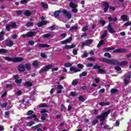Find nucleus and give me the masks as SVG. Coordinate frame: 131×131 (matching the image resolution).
<instances>
[{
  "label": "nucleus",
  "mask_w": 131,
  "mask_h": 131,
  "mask_svg": "<svg viewBox=\"0 0 131 131\" xmlns=\"http://www.w3.org/2000/svg\"><path fill=\"white\" fill-rule=\"evenodd\" d=\"M33 25H34V24H33L32 23H31V22L27 23L26 24V26H27V27H30V26L33 27Z\"/></svg>",
  "instance_id": "nucleus-46"
},
{
  "label": "nucleus",
  "mask_w": 131,
  "mask_h": 131,
  "mask_svg": "<svg viewBox=\"0 0 131 131\" xmlns=\"http://www.w3.org/2000/svg\"><path fill=\"white\" fill-rule=\"evenodd\" d=\"M103 45H105V42H104V40H101L99 41V43L97 45V48H100L101 46H103Z\"/></svg>",
  "instance_id": "nucleus-24"
},
{
  "label": "nucleus",
  "mask_w": 131,
  "mask_h": 131,
  "mask_svg": "<svg viewBox=\"0 0 131 131\" xmlns=\"http://www.w3.org/2000/svg\"><path fill=\"white\" fill-rule=\"evenodd\" d=\"M64 66H65V67H71V66H72V64L71 63H64Z\"/></svg>",
  "instance_id": "nucleus-52"
},
{
  "label": "nucleus",
  "mask_w": 131,
  "mask_h": 131,
  "mask_svg": "<svg viewBox=\"0 0 131 131\" xmlns=\"http://www.w3.org/2000/svg\"><path fill=\"white\" fill-rule=\"evenodd\" d=\"M69 6L70 8H72V9H75L77 7V5L76 4H74L73 2H71L69 4Z\"/></svg>",
  "instance_id": "nucleus-26"
},
{
  "label": "nucleus",
  "mask_w": 131,
  "mask_h": 131,
  "mask_svg": "<svg viewBox=\"0 0 131 131\" xmlns=\"http://www.w3.org/2000/svg\"><path fill=\"white\" fill-rule=\"evenodd\" d=\"M104 56V57H107V58H111V54L109 53H105Z\"/></svg>",
  "instance_id": "nucleus-47"
},
{
  "label": "nucleus",
  "mask_w": 131,
  "mask_h": 131,
  "mask_svg": "<svg viewBox=\"0 0 131 131\" xmlns=\"http://www.w3.org/2000/svg\"><path fill=\"white\" fill-rule=\"evenodd\" d=\"M42 37L43 38H50V37H53L52 35L50 33L45 34L43 35Z\"/></svg>",
  "instance_id": "nucleus-23"
},
{
  "label": "nucleus",
  "mask_w": 131,
  "mask_h": 131,
  "mask_svg": "<svg viewBox=\"0 0 131 131\" xmlns=\"http://www.w3.org/2000/svg\"><path fill=\"white\" fill-rule=\"evenodd\" d=\"M35 123V122H34L33 121H30L27 124V126H31V125H32V124H34Z\"/></svg>",
  "instance_id": "nucleus-42"
},
{
  "label": "nucleus",
  "mask_w": 131,
  "mask_h": 131,
  "mask_svg": "<svg viewBox=\"0 0 131 131\" xmlns=\"http://www.w3.org/2000/svg\"><path fill=\"white\" fill-rule=\"evenodd\" d=\"M99 105H100V106H102V107H103L104 106H108L110 105V103L102 102H99Z\"/></svg>",
  "instance_id": "nucleus-22"
},
{
  "label": "nucleus",
  "mask_w": 131,
  "mask_h": 131,
  "mask_svg": "<svg viewBox=\"0 0 131 131\" xmlns=\"http://www.w3.org/2000/svg\"><path fill=\"white\" fill-rule=\"evenodd\" d=\"M118 92V90L115 89H112L111 90V94L112 95H113L114 94H115Z\"/></svg>",
  "instance_id": "nucleus-28"
},
{
  "label": "nucleus",
  "mask_w": 131,
  "mask_h": 131,
  "mask_svg": "<svg viewBox=\"0 0 131 131\" xmlns=\"http://www.w3.org/2000/svg\"><path fill=\"white\" fill-rule=\"evenodd\" d=\"M33 111L30 110L27 113L28 115H32V114H33Z\"/></svg>",
  "instance_id": "nucleus-59"
},
{
  "label": "nucleus",
  "mask_w": 131,
  "mask_h": 131,
  "mask_svg": "<svg viewBox=\"0 0 131 131\" xmlns=\"http://www.w3.org/2000/svg\"><path fill=\"white\" fill-rule=\"evenodd\" d=\"M88 61H92L93 62H96V59L93 57H89Z\"/></svg>",
  "instance_id": "nucleus-56"
},
{
  "label": "nucleus",
  "mask_w": 131,
  "mask_h": 131,
  "mask_svg": "<svg viewBox=\"0 0 131 131\" xmlns=\"http://www.w3.org/2000/svg\"><path fill=\"white\" fill-rule=\"evenodd\" d=\"M48 112H49V111L47 110H42L40 111V113H43V114L48 113Z\"/></svg>",
  "instance_id": "nucleus-62"
},
{
  "label": "nucleus",
  "mask_w": 131,
  "mask_h": 131,
  "mask_svg": "<svg viewBox=\"0 0 131 131\" xmlns=\"http://www.w3.org/2000/svg\"><path fill=\"white\" fill-rule=\"evenodd\" d=\"M33 118H34V120L35 121H38V119L37 118V116L35 114H33Z\"/></svg>",
  "instance_id": "nucleus-41"
},
{
  "label": "nucleus",
  "mask_w": 131,
  "mask_h": 131,
  "mask_svg": "<svg viewBox=\"0 0 131 131\" xmlns=\"http://www.w3.org/2000/svg\"><path fill=\"white\" fill-rule=\"evenodd\" d=\"M88 31V26L84 27L82 29V31H83V32H85V31Z\"/></svg>",
  "instance_id": "nucleus-57"
},
{
  "label": "nucleus",
  "mask_w": 131,
  "mask_h": 131,
  "mask_svg": "<svg viewBox=\"0 0 131 131\" xmlns=\"http://www.w3.org/2000/svg\"><path fill=\"white\" fill-rule=\"evenodd\" d=\"M93 42L92 39H88L85 41V43H86V47H88V46H91Z\"/></svg>",
  "instance_id": "nucleus-21"
},
{
  "label": "nucleus",
  "mask_w": 131,
  "mask_h": 131,
  "mask_svg": "<svg viewBox=\"0 0 131 131\" xmlns=\"http://www.w3.org/2000/svg\"><path fill=\"white\" fill-rule=\"evenodd\" d=\"M72 41V37H70L69 38L66 39V41H67V43L71 42V41Z\"/></svg>",
  "instance_id": "nucleus-55"
},
{
  "label": "nucleus",
  "mask_w": 131,
  "mask_h": 131,
  "mask_svg": "<svg viewBox=\"0 0 131 131\" xmlns=\"http://www.w3.org/2000/svg\"><path fill=\"white\" fill-rule=\"evenodd\" d=\"M5 60L8 61V62H13V63H17L18 62H22L23 61V58L22 57H14L12 58L10 57L5 56L4 57Z\"/></svg>",
  "instance_id": "nucleus-3"
},
{
  "label": "nucleus",
  "mask_w": 131,
  "mask_h": 131,
  "mask_svg": "<svg viewBox=\"0 0 131 131\" xmlns=\"http://www.w3.org/2000/svg\"><path fill=\"white\" fill-rule=\"evenodd\" d=\"M40 5L43 9H49V5L45 2H41Z\"/></svg>",
  "instance_id": "nucleus-17"
},
{
  "label": "nucleus",
  "mask_w": 131,
  "mask_h": 131,
  "mask_svg": "<svg viewBox=\"0 0 131 131\" xmlns=\"http://www.w3.org/2000/svg\"><path fill=\"white\" fill-rule=\"evenodd\" d=\"M17 70L19 72H24L25 71V66L24 64H19L17 67Z\"/></svg>",
  "instance_id": "nucleus-10"
},
{
  "label": "nucleus",
  "mask_w": 131,
  "mask_h": 131,
  "mask_svg": "<svg viewBox=\"0 0 131 131\" xmlns=\"http://www.w3.org/2000/svg\"><path fill=\"white\" fill-rule=\"evenodd\" d=\"M28 43H29V46H34V41H33V40H30L28 42Z\"/></svg>",
  "instance_id": "nucleus-54"
},
{
  "label": "nucleus",
  "mask_w": 131,
  "mask_h": 131,
  "mask_svg": "<svg viewBox=\"0 0 131 131\" xmlns=\"http://www.w3.org/2000/svg\"><path fill=\"white\" fill-rule=\"evenodd\" d=\"M60 13H62V10H56L54 12L55 18H58L60 16Z\"/></svg>",
  "instance_id": "nucleus-15"
},
{
  "label": "nucleus",
  "mask_w": 131,
  "mask_h": 131,
  "mask_svg": "<svg viewBox=\"0 0 131 131\" xmlns=\"http://www.w3.org/2000/svg\"><path fill=\"white\" fill-rule=\"evenodd\" d=\"M25 68H26L28 71L31 70V67L30 66V64L29 63H26L25 64Z\"/></svg>",
  "instance_id": "nucleus-31"
},
{
  "label": "nucleus",
  "mask_w": 131,
  "mask_h": 131,
  "mask_svg": "<svg viewBox=\"0 0 131 131\" xmlns=\"http://www.w3.org/2000/svg\"><path fill=\"white\" fill-rule=\"evenodd\" d=\"M107 35H108V33L106 32H104V33L101 35L100 38H101V39H103V38H105V37H106Z\"/></svg>",
  "instance_id": "nucleus-37"
},
{
  "label": "nucleus",
  "mask_w": 131,
  "mask_h": 131,
  "mask_svg": "<svg viewBox=\"0 0 131 131\" xmlns=\"http://www.w3.org/2000/svg\"><path fill=\"white\" fill-rule=\"evenodd\" d=\"M15 95H16V96L18 97H19V96H21L22 95V91L20 90L17 91Z\"/></svg>",
  "instance_id": "nucleus-51"
},
{
  "label": "nucleus",
  "mask_w": 131,
  "mask_h": 131,
  "mask_svg": "<svg viewBox=\"0 0 131 131\" xmlns=\"http://www.w3.org/2000/svg\"><path fill=\"white\" fill-rule=\"evenodd\" d=\"M70 70V71H74V73H76V72H80V71H81V70L78 69L74 67H71Z\"/></svg>",
  "instance_id": "nucleus-12"
},
{
  "label": "nucleus",
  "mask_w": 131,
  "mask_h": 131,
  "mask_svg": "<svg viewBox=\"0 0 131 131\" xmlns=\"http://www.w3.org/2000/svg\"><path fill=\"white\" fill-rule=\"evenodd\" d=\"M77 29H78V27L72 26L70 28L69 31L71 32L73 31V30H77Z\"/></svg>",
  "instance_id": "nucleus-30"
},
{
  "label": "nucleus",
  "mask_w": 131,
  "mask_h": 131,
  "mask_svg": "<svg viewBox=\"0 0 131 131\" xmlns=\"http://www.w3.org/2000/svg\"><path fill=\"white\" fill-rule=\"evenodd\" d=\"M16 14L17 15H22V11H21V10L16 11Z\"/></svg>",
  "instance_id": "nucleus-64"
},
{
  "label": "nucleus",
  "mask_w": 131,
  "mask_h": 131,
  "mask_svg": "<svg viewBox=\"0 0 131 131\" xmlns=\"http://www.w3.org/2000/svg\"><path fill=\"white\" fill-rule=\"evenodd\" d=\"M103 6H104L103 11H104V13H107V12H108V9H109V4H107V2H104L103 3Z\"/></svg>",
  "instance_id": "nucleus-13"
},
{
  "label": "nucleus",
  "mask_w": 131,
  "mask_h": 131,
  "mask_svg": "<svg viewBox=\"0 0 131 131\" xmlns=\"http://www.w3.org/2000/svg\"><path fill=\"white\" fill-rule=\"evenodd\" d=\"M121 18L122 19L123 21H128V18H127V16H126V15L125 14L122 15L121 16Z\"/></svg>",
  "instance_id": "nucleus-25"
},
{
  "label": "nucleus",
  "mask_w": 131,
  "mask_h": 131,
  "mask_svg": "<svg viewBox=\"0 0 131 131\" xmlns=\"http://www.w3.org/2000/svg\"><path fill=\"white\" fill-rule=\"evenodd\" d=\"M6 45L7 47H13L14 43H13V41L10 40H6Z\"/></svg>",
  "instance_id": "nucleus-14"
},
{
  "label": "nucleus",
  "mask_w": 131,
  "mask_h": 131,
  "mask_svg": "<svg viewBox=\"0 0 131 131\" xmlns=\"http://www.w3.org/2000/svg\"><path fill=\"white\" fill-rule=\"evenodd\" d=\"M11 25H7L6 26V29L7 30V31H10L11 30Z\"/></svg>",
  "instance_id": "nucleus-43"
},
{
  "label": "nucleus",
  "mask_w": 131,
  "mask_h": 131,
  "mask_svg": "<svg viewBox=\"0 0 131 131\" xmlns=\"http://www.w3.org/2000/svg\"><path fill=\"white\" fill-rule=\"evenodd\" d=\"M113 54H117L118 53H126V49H118L113 51Z\"/></svg>",
  "instance_id": "nucleus-8"
},
{
  "label": "nucleus",
  "mask_w": 131,
  "mask_h": 131,
  "mask_svg": "<svg viewBox=\"0 0 131 131\" xmlns=\"http://www.w3.org/2000/svg\"><path fill=\"white\" fill-rule=\"evenodd\" d=\"M33 66H34V67H37V66H38V62L37 60H35L33 61Z\"/></svg>",
  "instance_id": "nucleus-39"
},
{
  "label": "nucleus",
  "mask_w": 131,
  "mask_h": 131,
  "mask_svg": "<svg viewBox=\"0 0 131 131\" xmlns=\"http://www.w3.org/2000/svg\"><path fill=\"white\" fill-rule=\"evenodd\" d=\"M99 23H100V24H102V26H105V24H106V21H105V20H100L99 21Z\"/></svg>",
  "instance_id": "nucleus-50"
},
{
  "label": "nucleus",
  "mask_w": 131,
  "mask_h": 131,
  "mask_svg": "<svg viewBox=\"0 0 131 131\" xmlns=\"http://www.w3.org/2000/svg\"><path fill=\"white\" fill-rule=\"evenodd\" d=\"M61 13H62L63 16L67 17L69 20H70V19H71L72 17V14L70 13V12L67 11V10L64 9L62 10Z\"/></svg>",
  "instance_id": "nucleus-6"
},
{
  "label": "nucleus",
  "mask_w": 131,
  "mask_h": 131,
  "mask_svg": "<svg viewBox=\"0 0 131 131\" xmlns=\"http://www.w3.org/2000/svg\"><path fill=\"white\" fill-rule=\"evenodd\" d=\"M74 48H75V45H72L71 46L67 45L64 47V49L66 50H70L71 49H74Z\"/></svg>",
  "instance_id": "nucleus-18"
},
{
  "label": "nucleus",
  "mask_w": 131,
  "mask_h": 131,
  "mask_svg": "<svg viewBox=\"0 0 131 131\" xmlns=\"http://www.w3.org/2000/svg\"><path fill=\"white\" fill-rule=\"evenodd\" d=\"M72 12H73V13H77V12H78V10L76 8H73Z\"/></svg>",
  "instance_id": "nucleus-61"
},
{
  "label": "nucleus",
  "mask_w": 131,
  "mask_h": 131,
  "mask_svg": "<svg viewBox=\"0 0 131 131\" xmlns=\"http://www.w3.org/2000/svg\"><path fill=\"white\" fill-rule=\"evenodd\" d=\"M28 3V0H21L20 1V5H26Z\"/></svg>",
  "instance_id": "nucleus-35"
},
{
  "label": "nucleus",
  "mask_w": 131,
  "mask_h": 131,
  "mask_svg": "<svg viewBox=\"0 0 131 131\" xmlns=\"http://www.w3.org/2000/svg\"><path fill=\"white\" fill-rule=\"evenodd\" d=\"M72 85H77V84H78V82L75 80H73L72 82Z\"/></svg>",
  "instance_id": "nucleus-44"
},
{
  "label": "nucleus",
  "mask_w": 131,
  "mask_h": 131,
  "mask_svg": "<svg viewBox=\"0 0 131 131\" xmlns=\"http://www.w3.org/2000/svg\"><path fill=\"white\" fill-rule=\"evenodd\" d=\"M115 70H117V71H120L121 70V68L120 67H115Z\"/></svg>",
  "instance_id": "nucleus-60"
},
{
  "label": "nucleus",
  "mask_w": 131,
  "mask_h": 131,
  "mask_svg": "<svg viewBox=\"0 0 131 131\" xmlns=\"http://www.w3.org/2000/svg\"><path fill=\"white\" fill-rule=\"evenodd\" d=\"M13 88V86L12 85V84H7L6 85V89H10V90H12Z\"/></svg>",
  "instance_id": "nucleus-58"
},
{
  "label": "nucleus",
  "mask_w": 131,
  "mask_h": 131,
  "mask_svg": "<svg viewBox=\"0 0 131 131\" xmlns=\"http://www.w3.org/2000/svg\"><path fill=\"white\" fill-rule=\"evenodd\" d=\"M110 112H111L110 110H108L107 112H105L101 114V115H98V116H96V118L100 119V126H103V124H104V123H105V122H104V121L105 120V119H106V117H107V116H108V115H109V114H110Z\"/></svg>",
  "instance_id": "nucleus-2"
},
{
  "label": "nucleus",
  "mask_w": 131,
  "mask_h": 131,
  "mask_svg": "<svg viewBox=\"0 0 131 131\" xmlns=\"http://www.w3.org/2000/svg\"><path fill=\"white\" fill-rule=\"evenodd\" d=\"M23 85L24 86H25L26 88V87L31 88V86H32L33 84H32V83H31V82L28 81H26L25 83H23Z\"/></svg>",
  "instance_id": "nucleus-11"
},
{
  "label": "nucleus",
  "mask_w": 131,
  "mask_h": 131,
  "mask_svg": "<svg viewBox=\"0 0 131 131\" xmlns=\"http://www.w3.org/2000/svg\"><path fill=\"white\" fill-rule=\"evenodd\" d=\"M103 50H104L105 51H113V50H115V48H103Z\"/></svg>",
  "instance_id": "nucleus-32"
},
{
  "label": "nucleus",
  "mask_w": 131,
  "mask_h": 131,
  "mask_svg": "<svg viewBox=\"0 0 131 131\" xmlns=\"http://www.w3.org/2000/svg\"><path fill=\"white\" fill-rule=\"evenodd\" d=\"M0 53H3V54H7V53H9V51L5 49H0Z\"/></svg>",
  "instance_id": "nucleus-29"
},
{
  "label": "nucleus",
  "mask_w": 131,
  "mask_h": 131,
  "mask_svg": "<svg viewBox=\"0 0 131 131\" xmlns=\"http://www.w3.org/2000/svg\"><path fill=\"white\" fill-rule=\"evenodd\" d=\"M40 56H41V57H42V58H43V59L48 57V56H47V55H46V54H45L43 53H41Z\"/></svg>",
  "instance_id": "nucleus-53"
},
{
  "label": "nucleus",
  "mask_w": 131,
  "mask_h": 131,
  "mask_svg": "<svg viewBox=\"0 0 131 131\" xmlns=\"http://www.w3.org/2000/svg\"><path fill=\"white\" fill-rule=\"evenodd\" d=\"M108 20L109 22H112V21H114V22H116L117 21L118 19L117 17H114V18H112V17L109 16L108 17Z\"/></svg>",
  "instance_id": "nucleus-20"
},
{
  "label": "nucleus",
  "mask_w": 131,
  "mask_h": 131,
  "mask_svg": "<svg viewBox=\"0 0 131 131\" xmlns=\"http://www.w3.org/2000/svg\"><path fill=\"white\" fill-rule=\"evenodd\" d=\"M52 68L53 66L51 64H48L43 67L39 71V74H41V73H43V72H47V71H49L50 69H52Z\"/></svg>",
  "instance_id": "nucleus-4"
},
{
  "label": "nucleus",
  "mask_w": 131,
  "mask_h": 131,
  "mask_svg": "<svg viewBox=\"0 0 131 131\" xmlns=\"http://www.w3.org/2000/svg\"><path fill=\"white\" fill-rule=\"evenodd\" d=\"M48 108L49 107V106L47 105V104H45V103H40L39 105V108Z\"/></svg>",
  "instance_id": "nucleus-27"
},
{
  "label": "nucleus",
  "mask_w": 131,
  "mask_h": 131,
  "mask_svg": "<svg viewBox=\"0 0 131 131\" xmlns=\"http://www.w3.org/2000/svg\"><path fill=\"white\" fill-rule=\"evenodd\" d=\"M77 67L78 68H79V69H83L84 66H83V64H81V63H78L77 64Z\"/></svg>",
  "instance_id": "nucleus-38"
},
{
  "label": "nucleus",
  "mask_w": 131,
  "mask_h": 131,
  "mask_svg": "<svg viewBox=\"0 0 131 131\" xmlns=\"http://www.w3.org/2000/svg\"><path fill=\"white\" fill-rule=\"evenodd\" d=\"M24 15H25V16H26L27 17H29V16L31 15V12H30V11L26 10L24 13Z\"/></svg>",
  "instance_id": "nucleus-19"
},
{
  "label": "nucleus",
  "mask_w": 131,
  "mask_h": 131,
  "mask_svg": "<svg viewBox=\"0 0 131 131\" xmlns=\"http://www.w3.org/2000/svg\"><path fill=\"white\" fill-rule=\"evenodd\" d=\"M86 75H88V73H86V72H83L79 75V77H82V76H86Z\"/></svg>",
  "instance_id": "nucleus-36"
},
{
  "label": "nucleus",
  "mask_w": 131,
  "mask_h": 131,
  "mask_svg": "<svg viewBox=\"0 0 131 131\" xmlns=\"http://www.w3.org/2000/svg\"><path fill=\"white\" fill-rule=\"evenodd\" d=\"M123 81L125 85H127V84H129V82L128 81V80H127V79L125 78L123 79Z\"/></svg>",
  "instance_id": "nucleus-34"
},
{
  "label": "nucleus",
  "mask_w": 131,
  "mask_h": 131,
  "mask_svg": "<svg viewBox=\"0 0 131 131\" xmlns=\"http://www.w3.org/2000/svg\"><path fill=\"white\" fill-rule=\"evenodd\" d=\"M93 69L98 70V73H99L100 74H105L106 71L105 70L101 69L100 66H98L97 64L93 66Z\"/></svg>",
  "instance_id": "nucleus-5"
},
{
  "label": "nucleus",
  "mask_w": 131,
  "mask_h": 131,
  "mask_svg": "<svg viewBox=\"0 0 131 131\" xmlns=\"http://www.w3.org/2000/svg\"><path fill=\"white\" fill-rule=\"evenodd\" d=\"M99 60L100 62H104V63L111 64V65H116L117 66H125L128 63L126 61H123L120 62L118 60L106 59L103 57L99 58Z\"/></svg>",
  "instance_id": "nucleus-1"
},
{
  "label": "nucleus",
  "mask_w": 131,
  "mask_h": 131,
  "mask_svg": "<svg viewBox=\"0 0 131 131\" xmlns=\"http://www.w3.org/2000/svg\"><path fill=\"white\" fill-rule=\"evenodd\" d=\"M124 26H130V21H127V22L125 23L124 24Z\"/></svg>",
  "instance_id": "nucleus-63"
},
{
  "label": "nucleus",
  "mask_w": 131,
  "mask_h": 131,
  "mask_svg": "<svg viewBox=\"0 0 131 131\" xmlns=\"http://www.w3.org/2000/svg\"><path fill=\"white\" fill-rule=\"evenodd\" d=\"M48 29H50L51 31H53V30H55L56 29V26L53 25L49 27H48Z\"/></svg>",
  "instance_id": "nucleus-33"
},
{
  "label": "nucleus",
  "mask_w": 131,
  "mask_h": 131,
  "mask_svg": "<svg viewBox=\"0 0 131 131\" xmlns=\"http://www.w3.org/2000/svg\"><path fill=\"white\" fill-rule=\"evenodd\" d=\"M35 34H36V32L30 31L27 32L26 34H24L22 36L23 37H33V36H35Z\"/></svg>",
  "instance_id": "nucleus-7"
},
{
  "label": "nucleus",
  "mask_w": 131,
  "mask_h": 131,
  "mask_svg": "<svg viewBox=\"0 0 131 131\" xmlns=\"http://www.w3.org/2000/svg\"><path fill=\"white\" fill-rule=\"evenodd\" d=\"M7 106H8V104L7 103H4L1 105V108H6Z\"/></svg>",
  "instance_id": "nucleus-45"
},
{
  "label": "nucleus",
  "mask_w": 131,
  "mask_h": 131,
  "mask_svg": "<svg viewBox=\"0 0 131 131\" xmlns=\"http://www.w3.org/2000/svg\"><path fill=\"white\" fill-rule=\"evenodd\" d=\"M37 46L38 48H50V45L48 44L38 43Z\"/></svg>",
  "instance_id": "nucleus-16"
},
{
  "label": "nucleus",
  "mask_w": 131,
  "mask_h": 131,
  "mask_svg": "<svg viewBox=\"0 0 131 131\" xmlns=\"http://www.w3.org/2000/svg\"><path fill=\"white\" fill-rule=\"evenodd\" d=\"M107 30L110 32V33H111L113 34V33H115L116 31L115 30L113 29V28H112V25H111V23H109L107 26Z\"/></svg>",
  "instance_id": "nucleus-9"
},
{
  "label": "nucleus",
  "mask_w": 131,
  "mask_h": 131,
  "mask_svg": "<svg viewBox=\"0 0 131 131\" xmlns=\"http://www.w3.org/2000/svg\"><path fill=\"white\" fill-rule=\"evenodd\" d=\"M124 78H126V79H128V80H129L131 78V74L128 75H125Z\"/></svg>",
  "instance_id": "nucleus-49"
},
{
  "label": "nucleus",
  "mask_w": 131,
  "mask_h": 131,
  "mask_svg": "<svg viewBox=\"0 0 131 131\" xmlns=\"http://www.w3.org/2000/svg\"><path fill=\"white\" fill-rule=\"evenodd\" d=\"M78 99L79 101H81V102H84V101H85V99H84V98H83L82 96H79Z\"/></svg>",
  "instance_id": "nucleus-40"
},
{
  "label": "nucleus",
  "mask_w": 131,
  "mask_h": 131,
  "mask_svg": "<svg viewBox=\"0 0 131 131\" xmlns=\"http://www.w3.org/2000/svg\"><path fill=\"white\" fill-rule=\"evenodd\" d=\"M15 81V83H17V84H20V83H22V79H17V80H16Z\"/></svg>",
  "instance_id": "nucleus-48"
}]
</instances>
